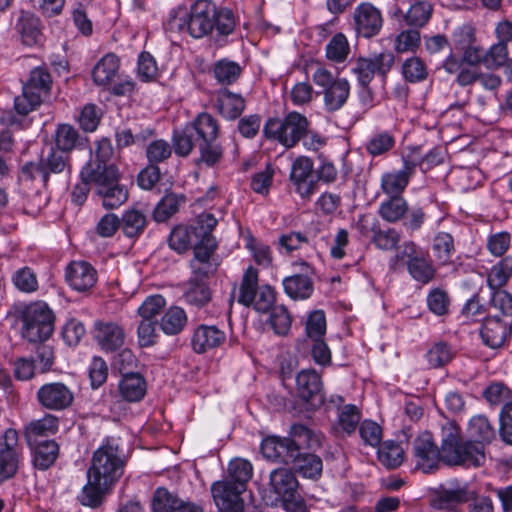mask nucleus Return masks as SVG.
<instances>
[{
  "label": "nucleus",
  "mask_w": 512,
  "mask_h": 512,
  "mask_svg": "<svg viewBox=\"0 0 512 512\" xmlns=\"http://www.w3.org/2000/svg\"><path fill=\"white\" fill-rule=\"evenodd\" d=\"M402 74L406 81L417 83L424 81L428 76V70L425 63L418 57H411L404 61L402 65Z\"/></svg>",
  "instance_id": "obj_59"
},
{
  "label": "nucleus",
  "mask_w": 512,
  "mask_h": 512,
  "mask_svg": "<svg viewBox=\"0 0 512 512\" xmlns=\"http://www.w3.org/2000/svg\"><path fill=\"white\" fill-rule=\"evenodd\" d=\"M80 176L81 180L93 184L97 193L119 179V173L114 164H86Z\"/></svg>",
  "instance_id": "obj_26"
},
{
  "label": "nucleus",
  "mask_w": 512,
  "mask_h": 512,
  "mask_svg": "<svg viewBox=\"0 0 512 512\" xmlns=\"http://www.w3.org/2000/svg\"><path fill=\"white\" fill-rule=\"evenodd\" d=\"M212 73L218 84L229 86L240 78L242 67L235 61L221 59L214 63Z\"/></svg>",
  "instance_id": "obj_40"
},
{
  "label": "nucleus",
  "mask_w": 512,
  "mask_h": 512,
  "mask_svg": "<svg viewBox=\"0 0 512 512\" xmlns=\"http://www.w3.org/2000/svg\"><path fill=\"white\" fill-rule=\"evenodd\" d=\"M211 492L216 505L224 512H241L243 504L241 501L242 489L226 479L212 484Z\"/></svg>",
  "instance_id": "obj_21"
},
{
  "label": "nucleus",
  "mask_w": 512,
  "mask_h": 512,
  "mask_svg": "<svg viewBox=\"0 0 512 512\" xmlns=\"http://www.w3.org/2000/svg\"><path fill=\"white\" fill-rule=\"evenodd\" d=\"M395 144L393 135L382 131L372 135L365 144L367 152L372 156H380L389 152Z\"/></svg>",
  "instance_id": "obj_57"
},
{
  "label": "nucleus",
  "mask_w": 512,
  "mask_h": 512,
  "mask_svg": "<svg viewBox=\"0 0 512 512\" xmlns=\"http://www.w3.org/2000/svg\"><path fill=\"white\" fill-rule=\"evenodd\" d=\"M59 446L54 440H45L36 444L33 453V465L39 470H47L56 461Z\"/></svg>",
  "instance_id": "obj_38"
},
{
  "label": "nucleus",
  "mask_w": 512,
  "mask_h": 512,
  "mask_svg": "<svg viewBox=\"0 0 512 512\" xmlns=\"http://www.w3.org/2000/svg\"><path fill=\"white\" fill-rule=\"evenodd\" d=\"M398 262H403L412 279L423 285L433 281L436 276L433 261L413 241H406L397 249L391 266Z\"/></svg>",
  "instance_id": "obj_4"
},
{
  "label": "nucleus",
  "mask_w": 512,
  "mask_h": 512,
  "mask_svg": "<svg viewBox=\"0 0 512 512\" xmlns=\"http://www.w3.org/2000/svg\"><path fill=\"white\" fill-rule=\"evenodd\" d=\"M326 332V317L322 310L311 312L305 323V333L308 339H322Z\"/></svg>",
  "instance_id": "obj_62"
},
{
  "label": "nucleus",
  "mask_w": 512,
  "mask_h": 512,
  "mask_svg": "<svg viewBox=\"0 0 512 512\" xmlns=\"http://www.w3.org/2000/svg\"><path fill=\"white\" fill-rule=\"evenodd\" d=\"M78 131L69 124L59 125L55 133V144L58 150L69 152L77 146Z\"/></svg>",
  "instance_id": "obj_60"
},
{
  "label": "nucleus",
  "mask_w": 512,
  "mask_h": 512,
  "mask_svg": "<svg viewBox=\"0 0 512 512\" xmlns=\"http://www.w3.org/2000/svg\"><path fill=\"white\" fill-rule=\"evenodd\" d=\"M72 391L62 382L42 385L37 391V400L41 406L49 410H63L73 402Z\"/></svg>",
  "instance_id": "obj_18"
},
{
  "label": "nucleus",
  "mask_w": 512,
  "mask_h": 512,
  "mask_svg": "<svg viewBox=\"0 0 512 512\" xmlns=\"http://www.w3.org/2000/svg\"><path fill=\"white\" fill-rule=\"evenodd\" d=\"M65 277L72 289L86 292L95 286L97 271L86 261H73L67 266Z\"/></svg>",
  "instance_id": "obj_24"
},
{
  "label": "nucleus",
  "mask_w": 512,
  "mask_h": 512,
  "mask_svg": "<svg viewBox=\"0 0 512 512\" xmlns=\"http://www.w3.org/2000/svg\"><path fill=\"white\" fill-rule=\"evenodd\" d=\"M258 280L257 269L249 266L242 277L238 302L244 306H253L260 313H266L273 307L276 295L271 286H258Z\"/></svg>",
  "instance_id": "obj_7"
},
{
  "label": "nucleus",
  "mask_w": 512,
  "mask_h": 512,
  "mask_svg": "<svg viewBox=\"0 0 512 512\" xmlns=\"http://www.w3.org/2000/svg\"><path fill=\"white\" fill-rule=\"evenodd\" d=\"M432 250L441 265L448 264L455 253L452 235L446 232L437 233L433 239Z\"/></svg>",
  "instance_id": "obj_49"
},
{
  "label": "nucleus",
  "mask_w": 512,
  "mask_h": 512,
  "mask_svg": "<svg viewBox=\"0 0 512 512\" xmlns=\"http://www.w3.org/2000/svg\"><path fill=\"white\" fill-rule=\"evenodd\" d=\"M252 472L253 467L249 461L242 458H235L231 460L228 465L225 479L245 491L246 484L252 477Z\"/></svg>",
  "instance_id": "obj_42"
},
{
  "label": "nucleus",
  "mask_w": 512,
  "mask_h": 512,
  "mask_svg": "<svg viewBox=\"0 0 512 512\" xmlns=\"http://www.w3.org/2000/svg\"><path fill=\"white\" fill-rule=\"evenodd\" d=\"M94 339L103 350L115 351L124 344L125 333L117 323L99 321L94 325Z\"/></svg>",
  "instance_id": "obj_28"
},
{
  "label": "nucleus",
  "mask_w": 512,
  "mask_h": 512,
  "mask_svg": "<svg viewBox=\"0 0 512 512\" xmlns=\"http://www.w3.org/2000/svg\"><path fill=\"white\" fill-rule=\"evenodd\" d=\"M195 146L199 150V158L196 160L197 165L213 167L223 157L224 149L216 140L196 142Z\"/></svg>",
  "instance_id": "obj_46"
},
{
  "label": "nucleus",
  "mask_w": 512,
  "mask_h": 512,
  "mask_svg": "<svg viewBox=\"0 0 512 512\" xmlns=\"http://www.w3.org/2000/svg\"><path fill=\"white\" fill-rule=\"evenodd\" d=\"M312 80L322 88L324 108L327 112H336L346 104L350 95V84L347 79L335 77L328 69L318 67L313 73Z\"/></svg>",
  "instance_id": "obj_8"
},
{
  "label": "nucleus",
  "mask_w": 512,
  "mask_h": 512,
  "mask_svg": "<svg viewBox=\"0 0 512 512\" xmlns=\"http://www.w3.org/2000/svg\"><path fill=\"white\" fill-rule=\"evenodd\" d=\"M212 232L206 231L203 237L194 243L193 257L190 262H220L216 253L218 243Z\"/></svg>",
  "instance_id": "obj_35"
},
{
  "label": "nucleus",
  "mask_w": 512,
  "mask_h": 512,
  "mask_svg": "<svg viewBox=\"0 0 512 512\" xmlns=\"http://www.w3.org/2000/svg\"><path fill=\"white\" fill-rule=\"evenodd\" d=\"M217 16L215 4L208 0H199L191 8L189 21L174 17L171 24L179 30L187 28L189 34L194 38H201L214 29V18Z\"/></svg>",
  "instance_id": "obj_11"
},
{
  "label": "nucleus",
  "mask_w": 512,
  "mask_h": 512,
  "mask_svg": "<svg viewBox=\"0 0 512 512\" xmlns=\"http://www.w3.org/2000/svg\"><path fill=\"white\" fill-rule=\"evenodd\" d=\"M395 57L392 52H382L372 58H358L352 67V73L357 77L361 87H367L378 73L383 78L394 65Z\"/></svg>",
  "instance_id": "obj_12"
},
{
  "label": "nucleus",
  "mask_w": 512,
  "mask_h": 512,
  "mask_svg": "<svg viewBox=\"0 0 512 512\" xmlns=\"http://www.w3.org/2000/svg\"><path fill=\"white\" fill-rule=\"evenodd\" d=\"M313 161L306 156L297 157L291 166L290 180L302 199H310L316 192L317 183L312 177Z\"/></svg>",
  "instance_id": "obj_17"
},
{
  "label": "nucleus",
  "mask_w": 512,
  "mask_h": 512,
  "mask_svg": "<svg viewBox=\"0 0 512 512\" xmlns=\"http://www.w3.org/2000/svg\"><path fill=\"white\" fill-rule=\"evenodd\" d=\"M104 190L97 193L102 198V205L106 209H115L126 202L128 198V191L120 185L118 181L112 185L103 188Z\"/></svg>",
  "instance_id": "obj_51"
},
{
  "label": "nucleus",
  "mask_w": 512,
  "mask_h": 512,
  "mask_svg": "<svg viewBox=\"0 0 512 512\" xmlns=\"http://www.w3.org/2000/svg\"><path fill=\"white\" fill-rule=\"evenodd\" d=\"M452 51L464 55L467 66L476 67L480 64L481 46L477 42L476 29L468 23L456 27L451 34Z\"/></svg>",
  "instance_id": "obj_13"
},
{
  "label": "nucleus",
  "mask_w": 512,
  "mask_h": 512,
  "mask_svg": "<svg viewBox=\"0 0 512 512\" xmlns=\"http://www.w3.org/2000/svg\"><path fill=\"white\" fill-rule=\"evenodd\" d=\"M148 223L146 215L135 208L128 209L120 219V228L129 238L138 237L144 232Z\"/></svg>",
  "instance_id": "obj_41"
},
{
  "label": "nucleus",
  "mask_w": 512,
  "mask_h": 512,
  "mask_svg": "<svg viewBox=\"0 0 512 512\" xmlns=\"http://www.w3.org/2000/svg\"><path fill=\"white\" fill-rule=\"evenodd\" d=\"M490 308L499 311L504 320L512 318V294L501 288L491 289Z\"/></svg>",
  "instance_id": "obj_61"
},
{
  "label": "nucleus",
  "mask_w": 512,
  "mask_h": 512,
  "mask_svg": "<svg viewBox=\"0 0 512 512\" xmlns=\"http://www.w3.org/2000/svg\"><path fill=\"white\" fill-rule=\"evenodd\" d=\"M15 287L25 293H32L38 289V280L35 273L29 267L17 270L12 276Z\"/></svg>",
  "instance_id": "obj_64"
},
{
  "label": "nucleus",
  "mask_w": 512,
  "mask_h": 512,
  "mask_svg": "<svg viewBox=\"0 0 512 512\" xmlns=\"http://www.w3.org/2000/svg\"><path fill=\"white\" fill-rule=\"evenodd\" d=\"M182 502L177 496L161 487L154 493L152 509L153 512H177Z\"/></svg>",
  "instance_id": "obj_54"
},
{
  "label": "nucleus",
  "mask_w": 512,
  "mask_h": 512,
  "mask_svg": "<svg viewBox=\"0 0 512 512\" xmlns=\"http://www.w3.org/2000/svg\"><path fill=\"white\" fill-rule=\"evenodd\" d=\"M188 127L196 135L195 143L216 140L219 134L217 120L205 112L200 113Z\"/></svg>",
  "instance_id": "obj_34"
},
{
  "label": "nucleus",
  "mask_w": 512,
  "mask_h": 512,
  "mask_svg": "<svg viewBox=\"0 0 512 512\" xmlns=\"http://www.w3.org/2000/svg\"><path fill=\"white\" fill-rule=\"evenodd\" d=\"M474 495L475 491L468 484H451L436 489L430 503L435 509L454 511L459 505L469 502Z\"/></svg>",
  "instance_id": "obj_15"
},
{
  "label": "nucleus",
  "mask_w": 512,
  "mask_h": 512,
  "mask_svg": "<svg viewBox=\"0 0 512 512\" xmlns=\"http://www.w3.org/2000/svg\"><path fill=\"white\" fill-rule=\"evenodd\" d=\"M308 119L298 113L290 112L281 120L270 118L264 125L263 133L266 138L277 140L286 148L294 147L307 132Z\"/></svg>",
  "instance_id": "obj_5"
},
{
  "label": "nucleus",
  "mask_w": 512,
  "mask_h": 512,
  "mask_svg": "<svg viewBox=\"0 0 512 512\" xmlns=\"http://www.w3.org/2000/svg\"><path fill=\"white\" fill-rule=\"evenodd\" d=\"M293 265L300 268L299 272L283 279L284 291L291 299H308L314 291L313 268L305 261L295 262Z\"/></svg>",
  "instance_id": "obj_16"
},
{
  "label": "nucleus",
  "mask_w": 512,
  "mask_h": 512,
  "mask_svg": "<svg viewBox=\"0 0 512 512\" xmlns=\"http://www.w3.org/2000/svg\"><path fill=\"white\" fill-rule=\"evenodd\" d=\"M94 477L95 476L91 474H87V483L77 496V500L83 506L96 509L103 504L106 496L112 491L114 485L104 483V480Z\"/></svg>",
  "instance_id": "obj_27"
},
{
  "label": "nucleus",
  "mask_w": 512,
  "mask_h": 512,
  "mask_svg": "<svg viewBox=\"0 0 512 512\" xmlns=\"http://www.w3.org/2000/svg\"><path fill=\"white\" fill-rule=\"evenodd\" d=\"M403 159V168L398 171L386 172L381 176V190L389 197H402L410 177L416 169V162Z\"/></svg>",
  "instance_id": "obj_23"
},
{
  "label": "nucleus",
  "mask_w": 512,
  "mask_h": 512,
  "mask_svg": "<svg viewBox=\"0 0 512 512\" xmlns=\"http://www.w3.org/2000/svg\"><path fill=\"white\" fill-rule=\"evenodd\" d=\"M184 292V298L187 303L197 307L204 306L211 299V292L208 287V281L195 280L189 278Z\"/></svg>",
  "instance_id": "obj_45"
},
{
  "label": "nucleus",
  "mask_w": 512,
  "mask_h": 512,
  "mask_svg": "<svg viewBox=\"0 0 512 512\" xmlns=\"http://www.w3.org/2000/svg\"><path fill=\"white\" fill-rule=\"evenodd\" d=\"M166 299L159 294L148 296L138 308V314L143 319L154 320L163 313Z\"/></svg>",
  "instance_id": "obj_63"
},
{
  "label": "nucleus",
  "mask_w": 512,
  "mask_h": 512,
  "mask_svg": "<svg viewBox=\"0 0 512 512\" xmlns=\"http://www.w3.org/2000/svg\"><path fill=\"white\" fill-rule=\"evenodd\" d=\"M213 102L218 113L227 120H235L245 109L244 98L226 88L215 93Z\"/></svg>",
  "instance_id": "obj_29"
},
{
  "label": "nucleus",
  "mask_w": 512,
  "mask_h": 512,
  "mask_svg": "<svg viewBox=\"0 0 512 512\" xmlns=\"http://www.w3.org/2000/svg\"><path fill=\"white\" fill-rule=\"evenodd\" d=\"M245 248L248 249L256 264L263 267H269L272 264V251L268 245L258 241L251 234L245 237Z\"/></svg>",
  "instance_id": "obj_52"
},
{
  "label": "nucleus",
  "mask_w": 512,
  "mask_h": 512,
  "mask_svg": "<svg viewBox=\"0 0 512 512\" xmlns=\"http://www.w3.org/2000/svg\"><path fill=\"white\" fill-rule=\"evenodd\" d=\"M408 212V203L403 197H389L378 207V215L388 223H397Z\"/></svg>",
  "instance_id": "obj_39"
},
{
  "label": "nucleus",
  "mask_w": 512,
  "mask_h": 512,
  "mask_svg": "<svg viewBox=\"0 0 512 512\" xmlns=\"http://www.w3.org/2000/svg\"><path fill=\"white\" fill-rule=\"evenodd\" d=\"M184 202L185 197L183 195L166 194L154 208L153 219L159 223L167 221L178 211L180 204Z\"/></svg>",
  "instance_id": "obj_48"
},
{
  "label": "nucleus",
  "mask_w": 512,
  "mask_h": 512,
  "mask_svg": "<svg viewBox=\"0 0 512 512\" xmlns=\"http://www.w3.org/2000/svg\"><path fill=\"white\" fill-rule=\"evenodd\" d=\"M378 459L388 468H396L403 462V449L394 441H385L378 446Z\"/></svg>",
  "instance_id": "obj_50"
},
{
  "label": "nucleus",
  "mask_w": 512,
  "mask_h": 512,
  "mask_svg": "<svg viewBox=\"0 0 512 512\" xmlns=\"http://www.w3.org/2000/svg\"><path fill=\"white\" fill-rule=\"evenodd\" d=\"M413 457L416 468L422 472L433 473L438 470L442 462L441 448H438L429 432H424L414 439Z\"/></svg>",
  "instance_id": "obj_14"
},
{
  "label": "nucleus",
  "mask_w": 512,
  "mask_h": 512,
  "mask_svg": "<svg viewBox=\"0 0 512 512\" xmlns=\"http://www.w3.org/2000/svg\"><path fill=\"white\" fill-rule=\"evenodd\" d=\"M52 77L46 67L38 66L30 71L22 94L15 97L14 107L18 114L27 115L41 105L50 95Z\"/></svg>",
  "instance_id": "obj_3"
},
{
  "label": "nucleus",
  "mask_w": 512,
  "mask_h": 512,
  "mask_svg": "<svg viewBox=\"0 0 512 512\" xmlns=\"http://www.w3.org/2000/svg\"><path fill=\"white\" fill-rule=\"evenodd\" d=\"M118 69V57L112 53L106 54L95 65L92 72L93 80L97 85H108L116 77Z\"/></svg>",
  "instance_id": "obj_37"
},
{
  "label": "nucleus",
  "mask_w": 512,
  "mask_h": 512,
  "mask_svg": "<svg viewBox=\"0 0 512 512\" xmlns=\"http://www.w3.org/2000/svg\"><path fill=\"white\" fill-rule=\"evenodd\" d=\"M22 337L37 343L47 340L54 330V315L44 302L32 303L22 315Z\"/></svg>",
  "instance_id": "obj_6"
},
{
  "label": "nucleus",
  "mask_w": 512,
  "mask_h": 512,
  "mask_svg": "<svg viewBox=\"0 0 512 512\" xmlns=\"http://www.w3.org/2000/svg\"><path fill=\"white\" fill-rule=\"evenodd\" d=\"M400 1L409 4L407 11L403 14V20L406 25L422 28L428 23L433 13V7L428 0Z\"/></svg>",
  "instance_id": "obj_31"
},
{
  "label": "nucleus",
  "mask_w": 512,
  "mask_h": 512,
  "mask_svg": "<svg viewBox=\"0 0 512 512\" xmlns=\"http://www.w3.org/2000/svg\"><path fill=\"white\" fill-rule=\"evenodd\" d=\"M272 490L282 499L288 512H306L304 500L298 493V481L294 473L286 468L274 469L270 473Z\"/></svg>",
  "instance_id": "obj_10"
},
{
  "label": "nucleus",
  "mask_w": 512,
  "mask_h": 512,
  "mask_svg": "<svg viewBox=\"0 0 512 512\" xmlns=\"http://www.w3.org/2000/svg\"><path fill=\"white\" fill-rule=\"evenodd\" d=\"M226 340V334L216 326L200 325L194 331L192 346L195 352L203 353L220 346Z\"/></svg>",
  "instance_id": "obj_30"
},
{
  "label": "nucleus",
  "mask_w": 512,
  "mask_h": 512,
  "mask_svg": "<svg viewBox=\"0 0 512 512\" xmlns=\"http://www.w3.org/2000/svg\"><path fill=\"white\" fill-rule=\"evenodd\" d=\"M187 314L179 306H171L162 314L159 326L166 335H177L187 324Z\"/></svg>",
  "instance_id": "obj_36"
},
{
  "label": "nucleus",
  "mask_w": 512,
  "mask_h": 512,
  "mask_svg": "<svg viewBox=\"0 0 512 512\" xmlns=\"http://www.w3.org/2000/svg\"><path fill=\"white\" fill-rule=\"evenodd\" d=\"M354 21L358 34L366 38L378 34L383 22L380 11L370 3H362L356 7Z\"/></svg>",
  "instance_id": "obj_25"
},
{
  "label": "nucleus",
  "mask_w": 512,
  "mask_h": 512,
  "mask_svg": "<svg viewBox=\"0 0 512 512\" xmlns=\"http://www.w3.org/2000/svg\"><path fill=\"white\" fill-rule=\"evenodd\" d=\"M23 44L33 46L40 42V20L33 13L22 11L15 25Z\"/></svg>",
  "instance_id": "obj_33"
},
{
  "label": "nucleus",
  "mask_w": 512,
  "mask_h": 512,
  "mask_svg": "<svg viewBox=\"0 0 512 512\" xmlns=\"http://www.w3.org/2000/svg\"><path fill=\"white\" fill-rule=\"evenodd\" d=\"M512 277V256H506L493 265L487 274L490 289L502 288Z\"/></svg>",
  "instance_id": "obj_44"
},
{
  "label": "nucleus",
  "mask_w": 512,
  "mask_h": 512,
  "mask_svg": "<svg viewBox=\"0 0 512 512\" xmlns=\"http://www.w3.org/2000/svg\"><path fill=\"white\" fill-rule=\"evenodd\" d=\"M291 464L305 478L318 479L322 473V460L319 456L310 453H301L295 457Z\"/></svg>",
  "instance_id": "obj_43"
},
{
  "label": "nucleus",
  "mask_w": 512,
  "mask_h": 512,
  "mask_svg": "<svg viewBox=\"0 0 512 512\" xmlns=\"http://www.w3.org/2000/svg\"><path fill=\"white\" fill-rule=\"evenodd\" d=\"M404 159L413 160L416 162V167L419 166L422 171H428L432 167L439 165L443 161V155L440 149H431L424 156L420 153L419 147H414L410 150V153L403 156Z\"/></svg>",
  "instance_id": "obj_56"
},
{
  "label": "nucleus",
  "mask_w": 512,
  "mask_h": 512,
  "mask_svg": "<svg viewBox=\"0 0 512 512\" xmlns=\"http://www.w3.org/2000/svg\"><path fill=\"white\" fill-rule=\"evenodd\" d=\"M326 57L333 62H344L350 52V47L346 36L342 33L334 35L325 48Z\"/></svg>",
  "instance_id": "obj_55"
},
{
  "label": "nucleus",
  "mask_w": 512,
  "mask_h": 512,
  "mask_svg": "<svg viewBox=\"0 0 512 512\" xmlns=\"http://www.w3.org/2000/svg\"><path fill=\"white\" fill-rule=\"evenodd\" d=\"M480 335L483 343L492 348H500L507 338H512V318L510 321L501 319L498 315L485 318Z\"/></svg>",
  "instance_id": "obj_20"
},
{
  "label": "nucleus",
  "mask_w": 512,
  "mask_h": 512,
  "mask_svg": "<svg viewBox=\"0 0 512 512\" xmlns=\"http://www.w3.org/2000/svg\"><path fill=\"white\" fill-rule=\"evenodd\" d=\"M442 462L448 466H480L485 461L484 447L472 440L462 439L460 433L449 429L441 442Z\"/></svg>",
  "instance_id": "obj_2"
},
{
  "label": "nucleus",
  "mask_w": 512,
  "mask_h": 512,
  "mask_svg": "<svg viewBox=\"0 0 512 512\" xmlns=\"http://www.w3.org/2000/svg\"><path fill=\"white\" fill-rule=\"evenodd\" d=\"M127 457L115 438H106L93 452L87 474L116 485L124 474Z\"/></svg>",
  "instance_id": "obj_1"
},
{
  "label": "nucleus",
  "mask_w": 512,
  "mask_h": 512,
  "mask_svg": "<svg viewBox=\"0 0 512 512\" xmlns=\"http://www.w3.org/2000/svg\"><path fill=\"white\" fill-rule=\"evenodd\" d=\"M217 219L211 213H202L197 216L190 226H177L169 236L168 244L171 249L181 254L203 237L206 231H213L217 225Z\"/></svg>",
  "instance_id": "obj_9"
},
{
  "label": "nucleus",
  "mask_w": 512,
  "mask_h": 512,
  "mask_svg": "<svg viewBox=\"0 0 512 512\" xmlns=\"http://www.w3.org/2000/svg\"><path fill=\"white\" fill-rule=\"evenodd\" d=\"M262 455L271 461L290 464L299 455L296 444L286 437L268 436L261 443Z\"/></svg>",
  "instance_id": "obj_19"
},
{
  "label": "nucleus",
  "mask_w": 512,
  "mask_h": 512,
  "mask_svg": "<svg viewBox=\"0 0 512 512\" xmlns=\"http://www.w3.org/2000/svg\"><path fill=\"white\" fill-rule=\"evenodd\" d=\"M296 390L302 400L313 406L324 402L321 377L315 370L305 369L297 374Z\"/></svg>",
  "instance_id": "obj_22"
},
{
  "label": "nucleus",
  "mask_w": 512,
  "mask_h": 512,
  "mask_svg": "<svg viewBox=\"0 0 512 512\" xmlns=\"http://www.w3.org/2000/svg\"><path fill=\"white\" fill-rule=\"evenodd\" d=\"M508 58L507 45L503 42H497L486 52L480 49V63H483L488 69H497L504 65Z\"/></svg>",
  "instance_id": "obj_53"
},
{
  "label": "nucleus",
  "mask_w": 512,
  "mask_h": 512,
  "mask_svg": "<svg viewBox=\"0 0 512 512\" xmlns=\"http://www.w3.org/2000/svg\"><path fill=\"white\" fill-rule=\"evenodd\" d=\"M360 419L361 412L356 405L347 404L339 408L338 424L345 433L352 434L360 425Z\"/></svg>",
  "instance_id": "obj_58"
},
{
  "label": "nucleus",
  "mask_w": 512,
  "mask_h": 512,
  "mask_svg": "<svg viewBox=\"0 0 512 512\" xmlns=\"http://www.w3.org/2000/svg\"><path fill=\"white\" fill-rule=\"evenodd\" d=\"M146 381L139 373L124 372L119 383L121 396L128 402H138L146 394Z\"/></svg>",
  "instance_id": "obj_32"
},
{
  "label": "nucleus",
  "mask_w": 512,
  "mask_h": 512,
  "mask_svg": "<svg viewBox=\"0 0 512 512\" xmlns=\"http://www.w3.org/2000/svg\"><path fill=\"white\" fill-rule=\"evenodd\" d=\"M469 433L475 438V443L484 444L490 443L496 436L495 429L489 422L488 418L483 415H477L470 420Z\"/></svg>",
  "instance_id": "obj_47"
}]
</instances>
